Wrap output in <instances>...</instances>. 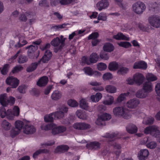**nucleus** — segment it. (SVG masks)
Listing matches in <instances>:
<instances>
[{
    "label": "nucleus",
    "instance_id": "nucleus-56",
    "mask_svg": "<svg viewBox=\"0 0 160 160\" xmlns=\"http://www.w3.org/2000/svg\"><path fill=\"white\" fill-rule=\"evenodd\" d=\"M52 52L49 50H47L46 51L44 55L43 56V58L47 57V60H49L52 57Z\"/></svg>",
    "mask_w": 160,
    "mask_h": 160
},
{
    "label": "nucleus",
    "instance_id": "nucleus-28",
    "mask_svg": "<svg viewBox=\"0 0 160 160\" xmlns=\"http://www.w3.org/2000/svg\"><path fill=\"white\" fill-rule=\"evenodd\" d=\"M126 130L129 133L132 134L137 132L138 128L135 125L131 124L126 128Z\"/></svg>",
    "mask_w": 160,
    "mask_h": 160
},
{
    "label": "nucleus",
    "instance_id": "nucleus-49",
    "mask_svg": "<svg viewBox=\"0 0 160 160\" xmlns=\"http://www.w3.org/2000/svg\"><path fill=\"white\" fill-rule=\"evenodd\" d=\"M27 43V42L26 40L20 38L18 43L15 45V47L16 48H20L24 45Z\"/></svg>",
    "mask_w": 160,
    "mask_h": 160
},
{
    "label": "nucleus",
    "instance_id": "nucleus-33",
    "mask_svg": "<svg viewBox=\"0 0 160 160\" xmlns=\"http://www.w3.org/2000/svg\"><path fill=\"white\" fill-rule=\"evenodd\" d=\"M114 49L113 45L110 43H106L103 47V49L104 51L110 52L112 51Z\"/></svg>",
    "mask_w": 160,
    "mask_h": 160
},
{
    "label": "nucleus",
    "instance_id": "nucleus-1",
    "mask_svg": "<svg viewBox=\"0 0 160 160\" xmlns=\"http://www.w3.org/2000/svg\"><path fill=\"white\" fill-rule=\"evenodd\" d=\"M113 113L114 115L117 118H122L128 119L131 117L128 109L124 106H118L113 108Z\"/></svg>",
    "mask_w": 160,
    "mask_h": 160
},
{
    "label": "nucleus",
    "instance_id": "nucleus-7",
    "mask_svg": "<svg viewBox=\"0 0 160 160\" xmlns=\"http://www.w3.org/2000/svg\"><path fill=\"white\" fill-rule=\"evenodd\" d=\"M68 111V108L64 105H62L59 108V111L53 112L55 119H60L64 116V113Z\"/></svg>",
    "mask_w": 160,
    "mask_h": 160
},
{
    "label": "nucleus",
    "instance_id": "nucleus-50",
    "mask_svg": "<svg viewBox=\"0 0 160 160\" xmlns=\"http://www.w3.org/2000/svg\"><path fill=\"white\" fill-rule=\"evenodd\" d=\"M97 67L98 70H105L107 68V65L104 63L100 62L97 64Z\"/></svg>",
    "mask_w": 160,
    "mask_h": 160
},
{
    "label": "nucleus",
    "instance_id": "nucleus-55",
    "mask_svg": "<svg viewBox=\"0 0 160 160\" xmlns=\"http://www.w3.org/2000/svg\"><path fill=\"white\" fill-rule=\"evenodd\" d=\"M99 36V34L98 32H93L88 36V39H97Z\"/></svg>",
    "mask_w": 160,
    "mask_h": 160
},
{
    "label": "nucleus",
    "instance_id": "nucleus-62",
    "mask_svg": "<svg viewBox=\"0 0 160 160\" xmlns=\"http://www.w3.org/2000/svg\"><path fill=\"white\" fill-rule=\"evenodd\" d=\"M100 57L102 59L105 60H108L109 58L107 53L104 51H102L100 52Z\"/></svg>",
    "mask_w": 160,
    "mask_h": 160
},
{
    "label": "nucleus",
    "instance_id": "nucleus-48",
    "mask_svg": "<svg viewBox=\"0 0 160 160\" xmlns=\"http://www.w3.org/2000/svg\"><path fill=\"white\" fill-rule=\"evenodd\" d=\"M68 103L69 106L72 107H76L78 105V103L75 100L73 99L68 100Z\"/></svg>",
    "mask_w": 160,
    "mask_h": 160
},
{
    "label": "nucleus",
    "instance_id": "nucleus-30",
    "mask_svg": "<svg viewBox=\"0 0 160 160\" xmlns=\"http://www.w3.org/2000/svg\"><path fill=\"white\" fill-rule=\"evenodd\" d=\"M148 96V94H147L145 91H144L142 89H141L138 90L136 93V97L138 98H145Z\"/></svg>",
    "mask_w": 160,
    "mask_h": 160
},
{
    "label": "nucleus",
    "instance_id": "nucleus-43",
    "mask_svg": "<svg viewBox=\"0 0 160 160\" xmlns=\"http://www.w3.org/2000/svg\"><path fill=\"white\" fill-rule=\"evenodd\" d=\"M146 78L148 81H154L157 79V77L151 73H148L146 75Z\"/></svg>",
    "mask_w": 160,
    "mask_h": 160
},
{
    "label": "nucleus",
    "instance_id": "nucleus-63",
    "mask_svg": "<svg viewBox=\"0 0 160 160\" xmlns=\"http://www.w3.org/2000/svg\"><path fill=\"white\" fill-rule=\"evenodd\" d=\"M113 77L111 74L110 73H107L104 74L103 76L104 80H108L112 78Z\"/></svg>",
    "mask_w": 160,
    "mask_h": 160
},
{
    "label": "nucleus",
    "instance_id": "nucleus-24",
    "mask_svg": "<svg viewBox=\"0 0 160 160\" xmlns=\"http://www.w3.org/2000/svg\"><path fill=\"white\" fill-rule=\"evenodd\" d=\"M118 133L117 132L112 133L111 134L107 133L104 137L107 138V140L109 141V142H111L112 141L114 140L117 138H118Z\"/></svg>",
    "mask_w": 160,
    "mask_h": 160
},
{
    "label": "nucleus",
    "instance_id": "nucleus-53",
    "mask_svg": "<svg viewBox=\"0 0 160 160\" xmlns=\"http://www.w3.org/2000/svg\"><path fill=\"white\" fill-rule=\"evenodd\" d=\"M95 123L99 126L103 125L105 124L104 121L102 119L100 116H98V118L95 121Z\"/></svg>",
    "mask_w": 160,
    "mask_h": 160
},
{
    "label": "nucleus",
    "instance_id": "nucleus-37",
    "mask_svg": "<svg viewBox=\"0 0 160 160\" xmlns=\"http://www.w3.org/2000/svg\"><path fill=\"white\" fill-rule=\"evenodd\" d=\"M129 92L120 94L117 99V102L118 103L121 102L126 99V97L129 95Z\"/></svg>",
    "mask_w": 160,
    "mask_h": 160
},
{
    "label": "nucleus",
    "instance_id": "nucleus-26",
    "mask_svg": "<svg viewBox=\"0 0 160 160\" xmlns=\"http://www.w3.org/2000/svg\"><path fill=\"white\" fill-rule=\"evenodd\" d=\"M9 100L6 94L0 96V103L3 106H5L9 103Z\"/></svg>",
    "mask_w": 160,
    "mask_h": 160
},
{
    "label": "nucleus",
    "instance_id": "nucleus-3",
    "mask_svg": "<svg viewBox=\"0 0 160 160\" xmlns=\"http://www.w3.org/2000/svg\"><path fill=\"white\" fill-rule=\"evenodd\" d=\"M51 44L55 48L54 51L56 53L59 51H61L64 46V40L61 41L60 38L58 37H56L53 39L51 42Z\"/></svg>",
    "mask_w": 160,
    "mask_h": 160
},
{
    "label": "nucleus",
    "instance_id": "nucleus-4",
    "mask_svg": "<svg viewBox=\"0 0 160 160\" xmlns=\"http://www.w3.org/2000/svg\"><path fill=\"white\" fill-rule=\"evenodd\" d=\"M146 7L145 4L140 1L134 3L132 6L133 11L138 14H140L145 10Z\"/></svg>",
    "mask_w": 160,
    "mask_h": 160
},
{
    "label": "nucleus",
    "instance_id": "nucleus-9",
    "mask_svg": "<svg viewBox=\"0 0 160 160\" xmlns=\"http://www.w3.org/2000/svg\"><path fill=\"white\" fill-rule=\"evenodd\" d=\"M73 128L78 130H85L89 129L91 126L88 123L84 122H76L73 125Z\"/></svg>",
    "mask_w": 160,
    "mask_h": 160
},
{
    "label": "nucleus",
    "instance_id": "nucleus-15",
    "mask_svg": "<svg viewBox=\"0 0 160 160\" xmlns=\"http://www.w3.org/2000/svg\"><path fill=\"white\" fill-rule=\"evenodd\" d=\"M109 5V2L108 0H102L97 3L96 7L99 11H101L107 8Z\"/></svg>",
    "mask_w": 160,
    "mask_h": 160
},
{
    "label": "nucleus",
    "instance_id": "nucleus-60",
    "mask_svg": "<svg viewBox=\"0 0 160 160\" xmlns=\"http://www.w3.org/2000/svg\"><path fill=\"white\" fill-rule=\"evenodd\" d=\"M106 19L107 16L106 14L103 12L100 13L98 18V19L99 20L105 21Z\"/></svg>",
    "mask_w": 160,
    "mask_h": 160
},
{
    "label": "nucleus",
    "instance_id": "nucleus-54",
    "mask_svg": "<svg viewBox=\"0 0 160 160\" xmlns=\"http://www.w3.org/2000/svg\"><path fill=\"white\" fill-rule=\"evenodd\" d=\"M7 114V111H6L5 108L2 107L0 108V116L2 118H5Z\"/></svg>",
    "mask_w": 160,
    "mask_h": 160
},
{
    "label": "nucleus",
    "instance_id": "nucleus-52",
    "mask_svg": "<svg viewBox=\"0 0 160 160\" xmlns=\"http://www.w3.org/2000/svg\"><path fill=\"white\" fill-rule=\"evenodd\" d=\"M157 146V143L154 141L149 142L147 143L146 146L147 148L150 149H154Z\"/></svg>",
    "mask_w": 160,
    "mask_h": 160
},
{
    "label": "nucleus",
    "instance_id": "nucleus-57",
    "mask_svg": "<svg viewBox=\"0 0 160 160\" xmlns=\"http://www.w3.org/2000/svg\"><path fill=\"white\" fill-rule=\"evenodd\" d=\"M82 64H87L88 65H90L91 64L90 59H89L87 56H84L82 57Z\"/></svg>",
    "mask_w": 160,
    "mask_h": 160
},
{
    "label": "nucleus",
    "instance_id": "nucleus-46",
    "mask_svg": "<svg viewBox=\"0 0 160 160\" xmlns=\"http://www.w3.org/2000/svg\"><path fill=\"white\" fill-rule=\"evenodd\" d=\"M102 119L104 121L109 120L112 118L111 114L107 113H104L100 115Z\"/></svg>",
    "mask_w": 160,
    "mask_h": 160
},
{
    "label": "nucleus",
    "instance_id": "nucleus-16",
    "mask_svg": "<svg viewBox=\"0 0 160 160\" xmlns=\"http://www.w3.org/2000/svg\"><path fill=\"white\" fill-rule=\"evenodd\" d=\"M142 89L148 94L153 90V86L152 83L149 81L145 82L143 84Z\"/></svg>",
    "mask_w": 160,
    "mask_h": 160
},
{
    "label": "nucleus",
    "instance_id": "nucleus-12",
    "mask_svg": "<svg viewBox=\"0 0 160 160\" xmlns=\"http://www.w3.org/2000/svg\"><path fill=\"white\" fill-rule=\"evenodd\" d=\"M139 103L140 102L138 99L133 98L128 101L126 102V105L128 108L133 109L136 108Z\"/></svg>",
    "mask_w": 160,
    "mask_h": 160
},
{
    "label": "nucleus",
    "instance_id": "nucleus-47",
    "mask_svg": "<svg viewBox=\"0 0 160 160\" xmlns=\"http://www.w3.org/2000/svg\"><path fill=\"white\" fill-rule=\"evenodd\" d=\"M48 152V151L47 149H39L35 152L33 155V157L34 158L36 157L39 154L42 153H47Z\"/></svg>",
    "mask_w": 160,
    "mask_h": 160
},
{
    "label": "nucleus",
    "instance_id": "nucleus-19",
    "mask_svg": "<svg viewBox=\"0 0 160 160\" xmlns=\"http://www.w3.org/2000/svg\"><path fill=\"white\" fill-rule=\"evenodd\" d=\"M62 96V92L59 90H55L52 92L51 98V99L54 101H58L61 99Z\"/></svg>",
    "mask_w": 160,
    "mask_h": 160
},
{
    "label": "nucleus",
    "instance_id": "nucleus-17",
    "mask_svg": "<svg viewBox=\"0 0 160 160\" xmlns=\"http://www.w3.org/2000/svg\"><path fill=\"white\" fill-rule=\"evenodd\" d=\"M140 115V116L142 117L143 118V120L142 122L143 124L147 125L149 124H152L153 123L154 119L151 116L148 117L146 116L145 114L142 112L141 113Z\"/></svg>",
    "mask_w": 160,
    "mask_h": 160
},
{
    "label": "nucleus",
    "instance_id": "nucleus-14",
    "mask_svg": "<svg viewBox=\"0 0 160 160\" xmlns=\"http://www.w3.org/2000/svg\"><path fill=\"white\" fill-rule=\"evenodd\" d=\"M108 68L109 70H126L124 67L118 65L117 62L114 61L111 62L109 63Z\"/></svg>",
    "mask_w": 160,
    "mask_h": 160
},
{
    "label": "nucleus",
    "instance_id": "nucleus-11",
    "mask_svg": "<svg viewBox=\"0 0 160 160\" xmlns=\"http://www.w3.org/2000/svg\"><path fill=\"white\" fill-rule=\"evenodd\" d=\"M6 83L12 86V88H15L18 85L19 80L12 77H10L6 80Z\"/></svg>",
    "mask_w": 160,
    "mask_h": 160
},
{
    "label": "nucleus",
    "instance_id": "nucleus-13",
    "mask_svg": "<svg viewBox=\"0 0 160 160\" xmlns=\"http://www.w3.org/2000/svg\"><path fill=\"white\" fill-rule=\"evenodd\" d=\"M133 76L135 83L139 85L142 84L145 79L144 76L142 74L139 73H136Z\"/></svg>",
    "mask_w": 160,
    "mask_h": 160
},
{
    "label": "nucleus",
    "instance_id": "nucleus-2",
    "mask_svg": "<svg viewBox=\"0 0 160 160\" xmlns=\"http://www.w3.org/2000/svg\"><path fill=\"white\" fill-rule=\"evenodd\" d=\"M40 43V42L36 41L33 43L35 44L34 45H31L26 48V49H28V54L30 58L32 59L35 57L37 58L38 56H35V54H38V53L35 52L38 49L37 45H39Z\"/></svg>",
    "mask_w": 160,
    "mask_h": 160
},
{
    "label": "nucleus",
    "instance_id": "nucleus-42",
    "mask_svg": "<svg viewBox=\"0 0 160 160\" xmlns=\"http://www.w3.org/2000/svg\"><path fill=\"white\" fill-rule=\"evenodd\" d=\"M53 113H52L50 114L46 115L44 116V121L46 122H51L53 121Z\"/></svg>",
    "mask_w": 160,
    "mask_h": 160
},
{
    "label": "nucleus",
    "instance_id": "nucleus-36",
    "mask_svg": "<svg viewBox=\"0 0 160 160\" xmlns=\"http://www.w3.org/2000/svg\"><path fill=\"white\" fill-rule=\"evenodd\" d=\"M114 148V152L117 156L119 155L121 153V146L120 144L115 143L113 144Z\"/></svg>",
    "mask_w": 160,
    "mask_h": 160
},
{
    "label": "nucleus",
    "instance_id": "nucleus-64",
    "mask_svg": "<svg viewBox=\"0 0 160 160\" xmlns=\"http://www.w3.org/2000/svg\"><path fill=\"white\" fill-rule=\"evenodd\" d=\"M155 89L157 95L160 96V82L157 83L155 87Z\"/></svg>",
    "mask_w": 160,
    "mask_h": 160
},
{
    "label": "nucleus",
    "instance_id": "nucleus-6",
    "mask_svg": "<svg viewBox=\"0 0 160 160\" xmlns=\"http://www.w3.org/2000/svg\"><path fill=\"white\" fill-rule=\"evenodd\" d=\"M148 20L150 24L153 27L158 28L160 27V17L157 15L150 16Z\"/></svg>",
    "mask_w": 160,
    "mask_h": 160
},
{
    "label": "nucleus",
    "instance_id": "nucleus-27",
    "mask_svg": "<svg viewBox=\"0 0 160 160\" xmlns=\"http://www.w3.org/2000/svg\"><path fill=\"white\" fill-rule=\"evenodd\" d=\"M102 94L101 93L98 92L95 95H92L90 97V99L93 102H97L102 98Z\"/></svg>",
    "mask_w": 160,
    "mask_h": 160
},
{
    "label": "nucleus",
    "instance_id": "nucleus-8",
    "mask_svg": "<svg viewBox=\"0 0 160 160\" xmlns=\"http://www.w3.org/2000/svg\"><path fill=\"white\" fill-rule=\"evenodd\" d=\"M23 132L26 134H32L34 133L36 131L34 127L29 124V122L25 123L23 128Z\"/></svg>",
    "mask_w": 160,
    "mask_h": 160
},
{
    "label": "nucleus",
    "instance_id": "nucleus-22",
    "mask_svg": "<svg viewBox=\"0 0 160 160\" xmlns=\"http://www.w3.org/2000/svg\"><path fill=\"white\" fill-rule=\"evenodd\" d=\"M48 82V79L47 76H43L41 77L37 82V85L40 87H43L46 86Z\"/></svg>",
    "mask_w": 160,
    "mask_h": 160
},
{
    "label": "nucleus",
    "instance_id": "nucleus-5",
    "mask_svg": "<svg viewBox=\"0 0 160 160\" xmlns=\"http://www.w3.org/2000/svg\"><path fill=\"white\" fill-rule=\"evenodd\" d=\"M42 130H48L52 129L51 133L53 135H56L59 134L58 127L56 124L54 123H51L46 125L43 124L41 126Z\"/></svg>",
    "mask_w": 160,
    "mask_h": 160
},
{
    "label": "nucleus",
    "instance_id": "nucleus-38",
    "mask_svg": "<svg viewBox=\"0 0 160 160\" xmlns=\"http://www.w3.org/2000/svg\"><path fill=\"white\" fill-rule=\"evenodd\" d=\"M114 38L117 40H128L129 38L124 35L122 33H119L113 36Z\"/></svg>",
    "mask_w": 160,
    "mask_h": 160
},
{
    "label": "nucleus",
    "instance_id": "nucleus-25",
    "mask_svg": "<svg viewBox=\"0 0 160 160\" xmlns=\"http://www.w3.org/2000/svg\"><path fill=\"white\" fill-rule=\"evenodd\" d=\"M101 144L98 142H93L88 144V148L89 149L97 150L100 148Z\"/></svg>",
    "mask_w": 160,
    "mask_h": 160
},
{
    "label": "nucleus",
    "instance_id": "nucleus-39",
    "mask_svg": "<svg viewBox=\"0 0 160 160\" xmlns=\"http://www.w3.org/2000/svg\"><path fill=\"white\" fill-rule=\"evenodd\" d=\"M25 123L22 121L20 120H18L15 121L14 125L16 129L20 131L21 130L22 128L24 125H25Z\"/></svg>",
    "mask_w": 160,
    "mask_h": 160
},
{
    "label": "nucleus",
    "instance_id": "nucleus-21",
    "mask_svg": "<svg viewBox=\"0 0 160 160\" xmlns=\"http://www.w3.org/2000/svg\"><path fill=\"white\" fill-rule=\"evenodd\" d=\"M160 9V4L156 2H152L149 4V10L153 12H157Z\"/></svg>",
    "mask_w": 160,
    "mask_h": 160
},
{
    "label": "nucleus",
    "instance_id": "nucleus-44",
    "mask_svg": "<svg viewBox=\"0 0 160 160\" xmlns=\"http://www.w3.org/2000/svg\"><path fill=\"white\" fill-rule=\"evenodd\" d=\"M28 61V58L23 55H20L19 56L18 62L19 63H23L27 62Z\"/></svg>",
    "mask_w": 160,
    "mask_h": 160
},
{
    "label": "nucleus",
    "instance_id": "nucleus-58",
    "mask_svg": "<svg viewBox=\"0 0 160 160\" xmlns=\"http://www.w3.org/2000/svg\"><path fill=\"white\" fill-rule=\"evenodd\" d=\"M13 113L14 116H18L20 113V109L18 106H15L13 109Z\"/></svg>",
    "mask_w": 160,
    "mask_h": 160
},
{
    "label": "nucleus",
    "instance_id": "nucleus-31",
    "mask_svg": "<svg viewBox=\"0 0 160 160\" xmlns=\"http://www.w3.org/2000/svg\"><path fill=\"white\" fill-rule=\"evenodd\" d=\"M108 99L103 100L102 102V103L103 104L105 105H111L114 102V98L113 96L111 95L108 96Z\"/></svg>",
    "mask_w": 160,
    "mask_h": 160
},
{
    "label": "nucleus",
    "instance_id": "nucleus-29",
    "mask_svg": "<svg viewBox=\"0 0 160 160\" xmlns=\"http://www.w3.org/2000/svg\"><path fill=\"white\" fill-rule=\"evenodd\" d=\"M84 73L87 75L94 77H99L101 75L100 72L98 71H84Z\"/></svg>",
    "mask_w": 160,
    "mask_h": 160
},
{
    "label": "nucleus",
    "instance_id": "nucleus-34",
    "mask_svg": "<svg viewBox=\"0 0 160 160\" xmlns=\"http://www.w3.org/2000/svg\"><path fill=\"white\" fill-rule=\"evenodd\" d=\"M76 114L79 118L83 120H86L88 117L86 114L85 112H83L81 110H78L76 111Z\"/></svg>",
    "mask_w": 160,
    "mask_h": 160
},
{
    "label": "nucleus",
    "instance_id": "nucleus-41",
    "mask_svg": "<svg viewBox=\"0 0 160 160\" xmlns=\"http://www.w3.org/2000/svg\"><path fill=\"white\" fill-rule=\"evenodd\" d=\"M88 105V103L87 102L86 99L82 98L79 102V106L82 109H86Z\"/></svg>",
    "mask_w": 160,
    "mask_h": 160
},
{
    "label": "nucleus",
    "instance_id": "nucleus-45",
    "mask_svg": "<svg viewBox=\"0 0 160 160\" xmlns=\"http://www.w3.org/2000/svg\"><path fill=\"white\" fill-rule=\"evenodd\" d=\"M6 116L8 120H13L15 118L14 115L11 109H9L7 110V114Z\"/></svg>",
    "mask_w": 160,
    "mask_h": 160
},
{
    "label": "nucleus",
    "instance_id": "nucleus-10",
    "mask_svg": "<svg viewBox=\"0 0 160 160\" xmlns=\"http://www.w3.org/2000/svg\"><path fill=\"white\" fill-rule=\"evenodd\" d=\"M144 132L146 134L160 133V130L158 127L156 126H152L146 127L144 129Z\"/></svg>",
    "mask_w": 160,
    "mask_h": 160
},
{
    "label": "nucleus",
    "instance_id": "nucleus-18",
    "mask_svg": "<svg viewBox=\"0 0 160 160\" xmlns=\"http://www.w3.org/2000/svg\"><path fill=\"white\" fill-rule=\"evenodd\" d=\"M149 154V152L146 149L141 150L138 153V158L139 160H145Z\"/></svg>",
    "mask_w": 160,
    "mask_h": 160
},
{
    "label": "nucleus",
    "instance_id": "nucleus-35",
    "mask_svg": "<svg viewBox=\"0 0 160 160\" xmlns=\"http://www.w3.org/2000/svg\"><path fill=\"white\" fill-rule=\"evenodd\" d=\"M106 91L108 93H115L117 92V88L112 85H107L105 87Z\"/></svg>",
    "mask_w": 160,
    "mask_h": 160
},
{
    "label": "nucleus",
    "instance_id": "nucleus-40",
    "mask_svg": "<svg viewBox=\"0 0 160 160\" xmlns=\"http://www.w3.org/2000/svg\"><path fill=\"white\" fill-rule=\"evenodd\" d=\"M98 56L96 53H92L89 58L91 63H96L98 61Z\"/></svg>",
    "mask_w": 160,
    "mask_h": 160
},
{
    "label": "nucleus",
    "instance_id": "nucleus-23",
    "mask_svg": "<svg viewBox=\"0 0 160 160\" xmlns=\"http://www.w3.org/2000/svg\"><path fill=\"white\" fill-rule=\"evenodd\" d=\"M1 126L3 130L8 131L10 129L12 126L10 123L7 120H4L2 121Z\"/></svg>",
    "mask_w": 160,
    "mask_h": 160
},
{
    "label": "nucleus",
    "instance_id": "nucleus-20",
    "mask_svg": "<svg viewBox=\"0 0 160 160\" xmlns=\"http://www.w3.org/2000/svg\"><path fill=\"white\" fill-rule=\"evenodd\" d=\"M147 67V63L143 61H141L137 62L135 63L133 66L134 69H146Z\"/></svg>",
    "mask_w": 160,
    "mask_h": 160
},
{
    "label": "nucleus",
    "instance_id": "nucleus-32",
    "mask_svg": "<svg viewBox=\"0 0 160 160\" xmlns=\"http://www.w3.org/2000/svg\"><path fill=\"white\" fill-rule=\"evenodd\" d=\"M69 147L67 145H62L58 146L55 150L56 152H62L68 150Z\"/></svg>",
    "mask_w": 160,
    "mask_h": 160
},
{
    "label": "nucleus",
    "instance_id": "nucleus-61",
    "mask_svg": "<svg viewBox=\"0 0 160 160\" xmlns=\"http://www.w3.org/2000/svg\"><path fill=\"white\" fill-rule=\"evenodd\" d=\"M119 46L125 48H128L131 46V43L127 42H121L118 44Z\"/></svg>",
    "mask_w": 160,
    "mask_h": 160
},
{
    "label": "nucleus",
    "instance_id": "nucleus-51",
    "mask_svg": "<svg viewBox=\"0 0 160 160\" xmlns=\"http://www.w3.org/2000/svg\"><path fill=\"white\" fill-rule=\"evenodd\" d=\"M20 132L19 130L15 128L12 129L10 132V135L12 138L15 137L16 136L18 135Z\"/></svg>",
    "mask_w": 160,
    "mask_h": 160
},
{
    "label": "nucleus",
    "instance_id": "nucleus-59",
    "mask_svg": "<svg viewBox=\"0 0 160 160\" xmlns=\"http://www.w3.org/2000/svg\"><path fill=\"white\" fill-rule=\"evenodd\" d=\"M38 65V63H33L28 67L27 70H35L37 68Z\"/></svg>",
    "mask_w": 160,
    "mask_h": 160
}]
</instances>
